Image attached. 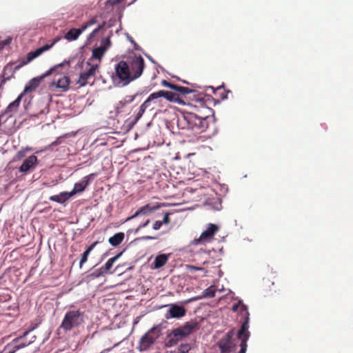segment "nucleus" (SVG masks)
I'll return each instance as SVG.
<instances>
[{
	"label": "nucleus",
	"mask_w": 353,
	"mask_h": 353,
	"mask_svg": "<svg viewBox=\"0 0 353 353\" xmlns=\"http://www.w3.org/2000/svg\"><path fill=\"white\" fill-rule=\"evenodd\" d=\"M159 208L158 205H151L150 204L145 205L139 208L134 214L128 217L125 222H128L130 220L137 219H141L142 217L148 216Z\"/></svg>",
	"instance_id": "obj_10"
},
{
	"label": "nucleus",
	"mask_w": 353,
	"mask_h": 353,
	"mask_svg": "<svg viewBox=\"0 0 353 353\" xmlns=\"http://www.w3.org/2000/svg\"><path fill=\"white\" fill-rule=\"evenodd\" d=\"M149 223H150V219H146L145 221H143H143H140L138 226H139V228L141 229V228H143L146 227L149 224Z\"/></svg>",
	"instance_id": "obj_49"
},
{
	"label": "nucleus",
	"mask_w": 353,
	"mask_h": 353,
	"mask_svg": "<svg viewBox=\"0 0 353 353\" xmlns=\"http://www.w3.org/2000/svg\"><path fill=\"white\" fill-rule=\"evenodd\" d=\"M169 215H170V213H165L163 216V221H161L165 224L169 223V222H170Z\"/></svg>",
	"instance_id": "obj_55"
},
{
	"label": "nucleus",
	"mask_w": 353,
	"mask_h": 353,
	"mask_svg": "<svg viewBox=\"0 0 353 353\" xmlns=\"http://www.w3.org/2000/svg\"><path fill=\"white\" fill-rule=\"evenodd\" d=\"M137 95V94H135L133 96H130V95L126 96L124 99L119 101L116 106L117 112H120L121 109H122L125 105L132 103L134 100Z\"/></svg>",
	"instance_id": "obj_28"
},
{
	"label": "nucleus",
	"mask_w": 353,
	"mask_h": 353,
	"mask_svg": "<svg viewBox=\"0 0 353 353\" xmlns=\"http://www.w3.org/2000/svg\"><path fill=\"white\" fill-rule=\"evenodd\" d=\"M71 197L72 196L69 192H62L59 194L51 196L49 199L50 201L62 204L69 200Z\"/></svg>",
	"instance_id": "obj_23"
},
{
	"label": "nucleus",
	"mask_w": 353,
	"mask_h": 353,
	"mask_svg": "<svg viewBox=\"0 0 353 353\" xmlns=\"http://www.w3.org/2000/svg\"><path fill=\"white\" fill-rule=\"evenodd\" d=\"M156 93L158 99L160 97H164L167 101L170 102L176 103L177 104L179 105L185 104L183 100L180 99L177 94L172 92L171 91H166L162 90L156 92Z\"/></svg>",
	"instance_id": "obj_15"
},
{
	"label": "nucleus",
	"mask_w": 353,
	"mask_h": 353,
	"mask_svg": "<svg viewBox=\"0 0 353 353\" xmlns=\"http://www.w3.org/2000/svg\"><path fill=\"white\" fill-rule=\"evenodd\" d=\"M69 63H70L69 61H64L61 63L58 64L57 65L54 66V68H52L50 70L46 72V73H44L41 77L32 79L28 82V83L25 86L23 92L22 93H23V94H25V93L32 92L33 90H34L39 86L40 81L43 79L49 76L53 72L57 71V70H58L59 68H62L63 65H68Z\"/></svg>",
	"instance_id": "obj_5"
},
{
	"label": "nucleus",
	"mask_w": 353,
	"mask_h": 353,
	"mask_svg": "<svg viewBox=\"0 0 353 353\" xmlns=\"http://www.w3.org/2000/svg\"><path fill=\"white\" fill-rule=\"evenodd\" d=\"M115 75H112V79L115 86L124 87L133 80L130 70V66L124 61H121L115 65Z\"/></svg>",
	"instance_id": "obj_2"
},
{
	"label": "nucleus",
	"mask_w": 353,
	"mask_h": 353,
	"mask_svg": "<svg viewBox=\"0 0 353 353\" xmlns=\"http://www.w3.org/2000/svg\"><path fill=\"white\" fill-rule=\"evenodd\" d=\"M127 38L128 41L133 44L134 48L137 50H141V48L137 45V43L134 41L132 37H130L128 34H127Z\"/></svg>",
	"instance_id": "obj_44"
},
{
	"label": "nucleus",
	"mask_w": 353,
	"mask_h": 353,
	"mask_svg": "<svg viewBox=\"0 0 353 353\" xmlns=\"http://www.w3.org/2000/svg\"><path fill=\"white\" fill-rule=\"evenodd\" d=\"M124 251L125 250L116 254L114 257H112L110 259H108L107 262L105 263V265L101 267V270H103L105 274L108 273V272L112 268L113 264L121 257Z\"/></svg>",
	"instance_id": "obj_24"
},
{
	"label": "nucleus",
	"mask_w": 353,
	"mask_h": 353,
	"mask_svg": "<svg viewBox=\"0 0 353 353\" xmlns=\"http://www.w3.org/2000/svg\"><path fill=\"white\" fill-rule=\"evenodd\" d=\"M215 292L216 289L214 288V287L210 286L209 288L203 290L201 295L203 299L212 298L215 296Z\"/></svg>",
	"instance_id": "obj_31"
},
{
	"label": "nucleus",
	"mask_w": 353,
	"mask_h": 353,
	"mask_svg": "<svg viewBox=\"0 0 353 353\" xmlns=\"http://www.w3.org/2000/svg\"><path fill=\"white\" fill-rule=\"evenodd\" d=\"M166 327L167 322L165 321L154 325L141 336L137 346V350L140 352L152 350L158 340L163 336V330Z\"/></svg>",
	"instance_id": "obj_1"
},
{
	"label": "nucleus",
	"mask_w": 353,
	"mask_h": 353,
	"mask_svg": "<svg viewBox=\"0 0 353 353\" xmlns=\"http://www.w3.org/2000/svg\"><path fill=\"white\" fill-rule=\"evenodd\" d=\"M62 141H63V137H59L57 138V139L54 141L52 142L50 145H48V146L46 148V149L52 150L53 147L57 146L59 144H61Z\"/></svg>",
	"instance_id": "obj_40"
},
{
	"label": "nucleus",
	"mask_w": 353,
	"mask_h": 353,
	"mask_svg": "<svg viewBox=\"0 0 353 353\" xmlns=\"http://www.w3.org/2000/svg\"><path fill=\"white\" fill-rule=\"evenodd\" d=\"M105 23H102V24L99 25L97 28H95L92 31V33L96 34L97 33H98L101 30H102L105 27Z\"/></svg>",
	"instance_id": "obj_53"
},
{
	"label": "nucleus",
	"mask_w": 353,
	"mask_h": 353,
	"mask_svg": "<svg viewBox=\"0 0 353 353\" xmlns=\"http://www.w3.org/2000/svg\"><path fill=\"white\" fill-rule=\"evenodd\" d=\"M155 238L151 236H143L141 237L136 238L134 239L131 243L135 242V241H143V240H150V239H154Z\"/></svg>",
	"instance_id": "obj_45"
},
{
	"label": "nucleus",
	"mask_w": 353,
	"mask_h": 353,
	"mask_svg": "<svg viewBox=\"0 0 353 353\" xmlns=\"http://www.w3.org/2000/svg\"><path fill=\"white\" fill-rule=\"evenodd\" d=\"M26 65V63L21 61L18 65H17L14 68H13V63H8L3 68L1 76L3 77L2 83H5L7 81H9L13 76L14 72L19 70L21 67Z\"/></svg>",
	"instance_id": "obj_13"
},
{
	"label": "nucleus",
	"mask_w": 353,
	"mask_h": 353,
	"mask_svg": "<svg viewBox=\"0 0 353 353\" xmlns=\"http://www.w3.org/2000/svg\"><path fill=\"white\" fill-rule=\"evenodd\" d=\"M52 46H53V43H52L50 45L46 44V45H44L43 46L41 47V49L42 50V52H44L48 50L49 49H50Z\"/></svg>",
	"instance_id": "obj_57"
},
{
	"label": "nucleus",
	"mask_w": 353,
	"mask_h": 353,
	"mask_svg": "<svg viewBox=\"0 0 353 353\" xmlns=\"http://www.w3.org/2000/svg\"><path fill=\"white\" fill-rule=\"evenodd\" d=\"M218 230L219 228L217 225L213 223H209L207 229L201 234L199 238L194 239L191 242V244L197 245L210 242Z\"/></svg>",
	"instance_id": "obj_6"
},
{
	"label": "nucleus",
	"mask_w": 353,
	"mask_h": 353,
	"mask_svg": "<svg viewBox=\"0 0 353 353\" xmlns=\"http://www.w3.org/2000/svg\"><path fill=\"white\" fill-rule=\"evenodd\" d=\"M88 27H89V26H88V23H86L81 28H78V30L81 31V34L83 31H85L87 29Z\"/></svg>",
	"instance_id": "obj_61"
},
{
	"label": "nucleus",
	"mask_w": 353,
	"mask_h": 353,
	"mask_svg": "<svg viewBox=\"0 0 353 353\" xmlns=\"http://www.w3.org/2000/svg\"><path fill=\"white\" fill-rule=\"evenodd\" d=\"M201 299H203V298L201 297V295L200 294L199 296H196L188 299V300H186L185 301V304L190 303L192 302L196 301H199Z\"/></svg>",
	"instance_id": "obj_46"
},
{
	"label": "nucleus",
	"mask_w": 353,
	"mask_h": 353,
	"mask_svg": "<svg viewBox=\"0 0 353 353\" xmlns=\"http://www.w3.org/2000/svg\"><path fill=\"white\" fill-rule=\"evenodd\" d=\"M105 275L104 272L101 270V268H98L95 270H91L85 276L84 279L87 282H90L91 280L101 277Z\"/></svg>",
	"instance_id": "obj_26"
},
{
	"label": "nucleus",
	"mask_w": 353,
	"mask_h": 353,
	"mask_svg": "<svg viewBox=\"0 0 353 353\" xmlns=\"http://www.w3.org/2000/svg\"><path fill=\"white\" fill-rule=\"evenodd\" d=\"M157 99H158V97H157V93L155 92L150 94V96L148 97V99L142 104H143L144 106H145L148 108L150 105L151 102L153 100Z\"/></svg>",
	"instance_id": "obj_37"
},
{
	"label": "nucleus",
	"mask_w": 353,
	"mask_h": 353,
	"mask_svg": "<svg viewBox=\"0 0 353 353\" xmlns=\"http://www.w3.org/2000/svg\"><path fill=\"white\" fill-rule=\"evenodd\" d=\"M191 345L188 343H181L178 347L179 353H188L191 350Z\"/></svg>",
	"instance_id": "obj_35"
},
{
	"label": "nucleus",
	"mask_w": 353,
	"mask_h": 353,
	"mask_svg": "<svg viewBox=\"0 0 353 353\" xmlns=\"http://www.w3.org/2000/svg\"><path fill=\"white\" fill-rule=\"evenodd\" d=\"M36 339V336H32L29 343H21L19 345L14 343H8L0 353H15L17 350L27 347Z\"/></svg>",
	"instance_id": "obj_17"
},
{
	"label": "nucleus",
	"mask_w": 353,
	"mask_h": 353,
	"mask_svg": "<svg viewBox=\"0 0 353 353\" xmlns=\"http://www.w3.org/2000/svg\"><path fill=\"white\" fill-rule=\"evenodd\" d=\"M188 270L192 272L193 271H196V270H199V271H203V272H205V270L204 268H198V267H196V266H193V265H188Z\"/></svg>",
	"instance_id": "obj_47"
},
{
	"label": "nucleus",
	"mask_w": 353,
	"mask_h": 353,
	"mask_svg": "<svg viewBox=\"0 0 353 353\" xmlns=\"http://www.w3.org/2000/svg\"><path fill=\"white\" fill-rule=\"evenodd\" d=\"M250 321L248 318L242 321L240 329L238 330L237 336L241 341L240 345H248L247 342L250 336V332L249 331Z\"/></svg>",
	"instance_id": "obj_12"
},
{
	"label": "nucleus",
	"mask_w": 353,
	"mask_h": 353,
	"mask_svg": "<svg viewBox=\"0 0 353 353\" xmlns=\"http://www.w3.org/2000/svg\"><path fill=\"white\" fill-rule=\"evenodd\" d=\"M142 117V114L141 113H137V114L136 115V117L134 120V123H136L140 119L141 117Z\"/></svg>",
	"instance_id": "obj_63"
},
{
	"label": "nucleus",
	"mask_w": 353,
	"mask_h": 353,
	"mask_svg": "<svg viewBox=\"0 0 353 353\" xmlns=\"http://www.w3.org/2000/svg\"><path fill=\"white\" fill-rule=\"evenodd\" d=\"M145 56L154 64L158 65L159 67V65L157 64V63L152 59V57L151 56H150L149 54H144Z\"/></svg>",
	"instance_id": "obj_60"
},
{
	"label": "nucleus",
	"mask_w": 353,
	"mask_h": 353,
	"mask_svg": "<svg viewBox=\"0 0 353 353\" xmlns=\"http://www.w3.org/2000/svg\"><path fill=\"white\" fill-rule=\"evenodd\" d=\"M29 334V331H25L22 335H20L16 338H14L10 343H14L16 345H19L21 341L26 337V336Z\"/></svg>",
	"instance_id": "obj_36"
},
{
	"label": "nucleus",
	"mask_w": 353,
	"mask_h": 353,
	"mask_svg": "<svg viewBox=\"0 0 353 353\" xmlns=\"http://www.w3.org/2000/svg\"><path fill=\"white\" fill-rule=\"evenodd\" d=\"M248 345H240V350L239 353H246Z\"/></svg>",
	"instance_id": "obj_58"
},
{
	"label": "nucleus",
	"mask_w": 353,
	"mask_h": 353,
	"mask_svg": "<svg viewBox=\"0 0 353 353\" xmlns=\"http://www.w3.org/2000/svg\"><path fill=\"white\" fill-rule=\"evenodd\" d=\"M98 243V241H95L92 243L88 248L85 250L86 252H88L89 254H90L91 251L94 248V247Z\"/></svg>",
	"instance_id": "obj_54"
},
{
	"label": "nucleus",
	"mask_w": 353,
	"mask_h": 353,
	"mask_svg": "<svg viewBox=\"0 0 353 353\" xmlns=\"http://www.w3.org/2000/svg\"><path fill=\"white\" fill-rule=\"evenodd\" d=\"M89 253L88 252H86L85 250L84 251V252L83 253L82 256H81V260H80V263H79V267L80 268H82L83 265L87 262L88 261V256H89Z\"/></svg>",
	"instance_id": "obj_41"
},
{
	"label": "nucleus",
	"mask_w": 353,
	"mask_h": 353,
	"mask_svg": "<svg viewBox=\"0 0 353 353\" xmlns=\"http://www.w3.org/2000/svg\"><path fill=\"white\" fill-rule=\"evenodd\" d=\"M179 327L185 333V335L188 336L194 332L197 331L200 328V325L199 322H197L196 320H191L190 321L185 322Z\"/></svg>",
	"instance_id": "obj_19"
},
{
	"label": "nucleus",
	"mask_w": 353,
	"mask_h": 353,
	"mask_svg": "<svg viewBox=\"0 0 353 353\" xmlns=\"http://www.w3.org/2000/svg\"><path fill=\"white\" fill-rule=\"evenodd\" d=\"M168 261V256L164 254H159L156 256L154 262L152 263L153 268L154 269H159L163 267Z\"/></svg>",
	"instance_id": "obj_27"
},
{
	"label": "nucleus",
	"mask_w": 353,
	"mask_h": 353,
	"mask_svg": "<svg viewBox=\"0 0 353 353\" xmlns=\"http://www.w3.org/2000/svg\"><path fill=\"white\" fill-rule=\"evenodd\" d=\"M105 27H106L107 28H110L116 25V23H117V19L113 18V19H110V20H108V21L105 22Z\"/></svg>",
	"instance_id": "obj_43"
},
{
	"label": "nucleus",
	"mask_w": 353,
	"mask_h": 353,
	"mask_svg": "<svg viewBox=\"0 0 353 353\" xmlns=\"http://www.w3.org/2000/svg\"><path fill=\"white\" fill-rule=\"evenodd\" d=\"M163 225V222H161V221H157L154 222V223L153 224V226H152V228L154 230H158L161 228V227Z\"/></svg>",
	"instance_id": "obj_50"
},
{
	"label": "nucleus",
	"mask_w": 353,
	"mask_h": 353,
	"mask_svg": "<svg viewBox=\"0 0 353 353\" xmlns=\"http://www.w3.org/2000/svg\"><path fill=\"white\" fill-rule=\"evenodd\" d=\"M81 35V31L77 28H71L65 34L64 38L68 41H75Z\"/></svg>",
	"instance_id": "obj_29"
},
{
	"label": "nucleus",
	"mask_w": 353,
	"mask_h": 353,
	"mask_svg": "<svg viewBox=\"0 0 353 353\" xmlns=\"http://www.w3.org/2000/svg\"><path fill=\"white\" fill-rule=\"evenodd\" d=\"M165 307H169L168 310L164 315L166 319H181L186 314L185 308L176 303L169 304L165 305Z\"/></svg>",
	"instance_id": "obj_8"
},
{
	"label": "nucleus",
	"mask_w": 353,
	"mask_h": 353,
	"mask_svg": "<svg viewBox=\"0 0 353 353\" xmlns=\"http://www.w3.org/2000/svg\"><path fill=\"white\" fill-rule=\"evenodd\" d=\"M112 35V32L110 31V34L106 38H103L101 40L100 46L95 48L92 50V58L96 59H101L103 56L105 51L111 46L110 37Z\"/></svg>",
	"instance_id": "obj_9"
},
{
	"label": "nucleus",
	"mask_w": 353,
	"mask_h": 353,
	"mask_svg": "<svg viewBox=\"0 0 353 353\" xmlns=\"http://www.w3.org/2000/svg\"><path fill=\"white\" fill-rule=\"evenodd\" d=\"M233 336H234V331L230 330V331L228 332L223 337L230 341H232Z\"/></svg>",
	"instance_id": "obj_48"
},
{
	"label": "nucleus",
	"mask_w": 353,
	"mask_h": 353,
	"mask_svg": "<svg viewBox=\"0 0 353 353\" xmlns=\"http://www.w3.org/2000/svg\"><path fill=\"white\" fill-rule=\"evenodd\" d=\"M84 322V312L79 310L68 311L63 319L60 327L65 332L78 327Z\"/></svg>",
	"instance_id": "obj_3"
},
{
	"label": "nucleus",
	"mask_w": 353,
	"mask_h": 353,
	"mask_svg": "<svg viewBox=\"0 0 353 353\" xmlns=\"http://www.w3.org/2000/svg\"><path fill=\"white\" fill-rule=\"evenodd\" d=\"M144 68L145 63L143 57L141 55L134 57L130 66V70L133 80L137 79L142 74Z\"/></svg>",
	"instance_id": "obj_7"
},
{
	"label": "nucleus",
	"mask_w": 353,
	"mask_h": 353,
	"mask_svg": "<svg viewBox=\"0 0 353 353\" xmlns=\"http://www.w3.org/2000/svg\"><path fill=\"white\" fill-rule=\"evenodd\" d=\"M95 174H90L84 176L80 181L75 183L73 189L69 192L70 195L73 196L76 194L83 192L94 179Z\"/></svg>",
	"instance_id": "obj_11"
},
{
	"label": "nucleus",
	"mask_w": 353,
	"mask_h": 353,
	"mask_svg": "<svg viewBox=\"0 0 353 353\" xmlns=\"http://www.w3.org/2000/svg\"><path fill=\"white\" fill-rule=\"evenodd\" d=\"M70 83V78L67 76H63L54 79L52 82V85L56 86V88L60 89L62 92H66L69 89Z\"/></svg>",
	"instance_id": "obj_18"
},
{
	"label": "nucleus",
	"mask_w": 353,
	"mask_h": 353,
	"mask_svg": "<svg viewBox=\"0 0 353 353\" xmlns=\"http://www.w3.org/2000/svg\"><path fill=\"white\" fill-rule=\"evenodd\" d=\"M121 1V0H108L105 2V6L110 5V6H114L118 3H119Z\"/></svg>",
	"instance_id": "obj_52"
},
{
	"label": "nucleus",
	"mask_w": 353,
	"mask_h": 353,
	"mask_svg": "<svg viewBox=\"0 0 353 353\" xmlns=\"http://www.w3.org/2000/svg\"><path fill=\"white\" fill-rule=\"evenodd\" d=\"M239 315L241 316L242 321L245 320L248 317V321H250V312L248 311V307L246 305H243V307L241 308Z\"/></svg>",
	"instance_id": "obj_33"
},
{
	"label": "nucleus",
	"mask_w": 353,
	"mask_h": 353,
	"mask_svg": "<svg viewBox=\"0 0 353 353\" xmlns=\"http://www.w3.org/2000/svg\"><path fill=\"white\" fill-rule=\"evenodd\" d=\"M124 238L125 234L123 232H117L109 238L108 242L112 246L117 247L121 243Z\"/></svg>",
	"instance_id": "obj_25"
},
{
	"label": "nucleus",
	"mask_w": 353,
	"mask_h": 353,
	"mask_svg": "<svg viewBox=\"0 0 353 353\" xmlns=\"http://www.w3.org/2000/svg\"><path fill=\"white\" fill-rule=\"evenodd\" d=\"M185 119L189 123L190 130L203 132L208 128V117H199L194 113L188 112Z\"/></svg>",
	"instance_id": "obj_4"
},
{
	"label": "nucleus",
	"mask_w": 353,
	"mask_h": 353,
	"mask_svg": "<svg viewBox=\"0 0 353 353\" xmlns=\"http://www.w3.org/2000/svg\"><path fill=\"white\" fill-rule=\"evenodd\" d=\"M42 53H43V52H42V50L41 49V48H39L34 51H31L27 55V60L23 61V62L26 63V65L28 63L30 62L35 58L40 56Z\"/></svg>",
	"instance_id": "obj_30"
},
{
	"label": "nucleus",
	"mask_w": 353,
	"mask_h": 353,
	"mask_svg": "<svg viewBox=\"0 0 353 353\" xmlns=\"http://www.w3.org/2000/svg\"><path fill=\"white\" fill-rule=\"evenodd\" d=\"M98 68V65H90V68L87 71L80 73L77 83L81 86H85L87 84L88 79L95 74Z\"/></svg>",
	"instance_id": "obj_16"
},
{
	"label": "nucleus",
	"mask_w": 353,
	"mask_h": 353,
	"mask_svg": "<svg viewBox=\"0 0 353 353\" xmlns=\"http://www.w3.org/2000/svg\"><path fill=\"white\" fill-rule=\"evenodd\" d=\"M181 339L177 334V332L173 329L170 333L167 335V340L165 341L164 347L166 348L172 347L177 344Z\"/></svg>",
	"instance_id": "obj_21"
},
{
	"label": "nucleus",
	"mask_w": 353,
	"mask_h": 353,
	"mask_svg": "<svg viewBox=\"0 0 353 353\" xmlns=\"http://www.w3.org/2000/svg\"><path fill=\"white\" fill-rule=\"evenodd\" d=\"M37 164V157L35 155H31L23 161V163L19 168V170L21 172L26 173L33 170Z\"/></svg>",
	"instance_id": "obj_14"
},
{
	"label": "nucleus",
	"mask_w": 353,
	"mask_h": 353,
	"mask_svg": "<svg viewBox=\"0 0 353 353\" xmlns=\"http://www.w3.org/2000/svg\"><path fill=\"white\" fill-rule=\"evenodd\" d=\"M185 114H184L181 118H178L177 125L178 127L181 129H190L189 123L188 121L185 119Z\"/></svg>",
	"instance_id": "obj_32"
},
{
	"label": "nucleus",
	"mask_w": 353,
	"mask_h": 353,
	"mask_svg": "<svg viewBox=\"0 0 353 353\" xmlns=\"http://www.w3.org/2000/svg\"><path fill=\"white\" fill-rule=\"evenodd\" d=\"M16 110L17 109H15L13 106H10V103L8 106L6 108L5 112L3 114H0V121H1L5 116H6L7 118L12 117V112Z\"/></svg>",
	"instance_id": "obj_34"
},
{
	"label": "nucleus",
	"mask_w": 353,
	"mask_h": 353,
	"mask_svg": "<svg viewBox=\"0 0 353 353\" xmlns=\"http://www.w3.org/2000/svg\"><path fill=\"white\" fill-rule=\"evenodd\" d=\"M95 36V34L92 33V32L89 34L88 39H87V43L90 42V40Z\"/></svg>",
	"instance_id": "obj_64"
},
{
	"label": "nucleus",
	"mask_w": 353,
	"mask_h": 353,
	"mask_svg": "<svg viewBox=\"0 0 353 353\" xmlns=\"http://www.w3.org/2000/svg\"><path fill=\"white\" fill-rule=\"evenodd\" d=\"M30 148L23 149L17 152L14 157V161H19L23 159L26 154L27 150H30Z\"/></svg>",
	"instance_id": "obj_38"
},
{
	"label": "nucleus",
	"mask_w": 353,
	"mask_h": 353,
	"mask_svg": "<svg viewBox=\"0 0 353 353\" xmlns=\"http://www.w3.org/2000/svg\"><path fill=\"white\" fill-rule=\"evenodd\" d=\"M234 300H236L238 302L237 303H236V305H239V307L242 308L243 307V305H245L243 302V300L241 299L239 297H235V298H233Z\"/></svg>",
	"instance_id": "obj_56"
},
{
	"label": "nucleus",
	"mask_w": 353,
	"mask_h": 353,
	"mask_svg": "<svg viewBox=\"0 0 353 353\" xmlns=\"http://www.w3.org/2000/svg\"><path fill=\"white\" fill-rule=\"evenodd\" d=\"M97 22V19L94 17V18H92L91 20H90L88 22V26H91L94 24H95Z\"/></svg>",
	"instance_id": "obj_59"
},
{
	"label": "nucleus",
	"mask_w": 353,
	"mask_h": 353,
	"mask_svg": "<svg viewBox=\"0 0 353 353\" xmlns=\"http://www.w3.org/2000/svg\"><path fill=\"white\" fill-rule=\"evenodd\" d=\"M12 41V38L8 37L5 40L0 41V50H3L5 46H9Z\"/></svg>",
	"instance_id": "obj_42"
},
{
	"label": "nucleus",
	"mask_w": 353,
	"mask_h": 353,
	"mask_svg": "<svg viewBox=\"0 0 353 353\" xmlns=\"http://www.w3.org/2000/svg\"><path fill=\"white\" fill-rule=\"evenodd\" d=\"M23 96V93L20 94L13 102L10 103V106H13L15 109H17Z\"/></svg>",
	"instance_id": "obj_39"
},
{
	"label": "nucleus",
	"mask_w": 353,
	"mask_h": 353,
	"mask_svg": "<svg viewBox=\"0 0 353 353\" xmlns=\"http://www.w3.org/2000/svg\"><path fill=\"white\" fill-rule=\"evenodd\" d=\"M239 308V305L235 303L232 307V311L233 312H236L238 311Z\"/></svg>",
	"instance_id": "obj_62"
},
{
	"label": "nucleus",
	"mask_w": 353,
	"mask_h": 353,
	"mask_svg": "<svg viewBox=\"0 0 353 353\" xmlns=\"http://www.w3.org/2000/svg\"><path fill=\"white\" fill-rule=\"evenodd\" d=\"M234 345V344L233 341H230L223 337L217 342V346L219 347L221 353H230Z\"/></svg>",
	"instance_id": "obj_22"
},
{
	"label": "nucleus",
	"mask_w": 353,
	"mask_h": 353,
	"mask_svg": "<svg viewBox=\"0 0 353 353\" xmlns=\"http://www.w3.org/2000/svg\"><path fill=\"white\" fill-rule=\"evenodd\" d=\"M174 330H176V332H177V334L180 336V338L181 339H183V338L187 337L185 335V333L182 331V330L179 327H177V328H175Z\"/></svg>",
	"instance_id": "obj_51"
},
{
	"label": "nucleus",
	"mask_w": 353,
	"mask_h": 353,
	"mask_svg": "<svg viewBox=\"0 0 353 353\" xmlns=\"http://www.w3.org/2000/svg\"><path fill=\"white\" fill-rule=\"evenodd\" d=\"M161 85L171 90L179 92L183 94H187L194 92V90H191L187 87H183L176 84L171 83L166 80H163L161 82Z\"/></svg>",
	"instance_id": "obj_20"
}]
</instances>
